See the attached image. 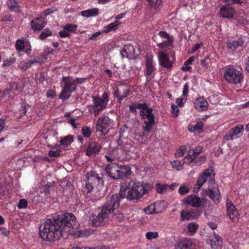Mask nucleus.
<instances>
[{"mask_svg":"<svg viewBox=\"0 0 249 249\" xmlns=\"http://www.w3.org/2000/svg\"><path fill=\"white\" fill-rule=\"evenodd\" d=\"M29 105L25 101L22 102L19 112L20 116L26 115L28 109L29 108Z\"/></svg>","mask_w":249,"mask_h":249,"instance_id":"58836bf2","label":"nucleus"},{"mask_svg":"<svg viewBox=\"0 0 249 249\" xmlns=\"http://www.w3.org/2000/svg\"><path fill=\"white\" fill-rule=\"evenodd\" d=\"M81 132L84 137L89 138L91 135V130L89 127L85 126L82 127Z\"/></svg>","mask_w":249,"mask_h":249,"instance_id":"79ce46f5","label":"nucleus"},{"mask_svg":"<svg viewBox=\"0 0 249 249\" xmlns=\"http://www.w3.org/2000/svg\"><path fill=\"white\" fill-rule=\"evenodd\" d=\"M77 29V25L72 23H67L63 27V29L67 30L69 33H75Z\"/></svg>","mask_w":249,"mask_h":249,"instance_id":"ea45409f","label":"nucleus"},{"mask_svg":"<svg viewBox=\"0 0 249 249\" xmlns=\"http://www.w3.org/2000/svg\"><path fill=\"white\" fill-rule=\"evenodd\" d=\"M227 213L230 219L235 222L238 220V212L237 211L235 206L232 202L227 199L226 201Z\"/></svg>","mask_w":249,"mask_h":249,"instance_id":"6ab92c4d","label":"nucleus"},{"mask_svg":"<svg viewBox=\"0 0 249 249\" xmlns=\"http://www.w3.org/2000/svg\"><path fill=\"white\" fill-rule=\"evenodd\" d=\"M188 229L190 232L195 233L198 228V225L194 223H190L188 225Z\"/></svg>","mask_w":249,"mask_h":249,"instance_id":"a18cd8bd","label":"nucleus"},{"mask_svg":"<svg viewBox=\"0 0 249 249\" xmlns=\"http://www.w3.org/2000/svg\"><path fill=\"white\" fill-rule=\"evenodd\" d=\"M111 209L106 207L104 204L99 208L96 213L93 214L89 218V221L94 227H98L104 225L109 218L110 215L114 213Z\"/></svg>","mask_w":249,"mask_h":249,"instance_id":"0eeeda50","label":"nucleus"},{"mask_svg":"<svg viewBox=\"0 0 249 249\" xmlns=\"http://www.w3.org/2000/svg\"><path fill=\"white\" fill-rule=\"evenodd\" d=\"M102 147V145L100 143L93 140H90L86 150V154L89 157L93 155H98Z\"/></svg>","mask_w":249,"mask_h":249,"instance_id":"f3484780","label":"nucleus"},{"mask_svg":"<svg viewBox=\"0 0 249 249\" xmlns=\"http://www.w3.org/2000/svg\"><path fill=\"white\" fill-rule=\"evenodd\" d=\"M130 94V90L128 89H124L123 90V93L121 96V97H119V100L117 101V103H119L120 104H121L122 101L128 95H129Z\"/></svg>","mask_w":249,"mask_h":249,"instance_id":"5fc2aeb1","label":"nucleus"},{"mask_svg":"<svg viewBox=\"0 0 249 249\" xmlns=\"http://www.w3.org/2000/svg\"><path fill=\"white\" fill-rule=\"evenodd\" d=\"M88 178L89 179V182H91L94 186H98L100 184L103 185L104 182L103 177L95 172L91 173L88 177Z\"/></svg>","mask_w":249,"mask_h":249,"instance_id":"bb28decb","label":"nucleus"},{"mask_svg":"<svg viewBox=\"0 0 249 249\" xmlns=\"http://www.w3.org/2000/svg\"><path fill=\"white\" fill-rule=\"evenodd\" d=\"M28 205V201L25 199H20L18 204V208L19 209H25Z\"/></svg>","mask_w":249,"mask_h":249,"instance_id":"8fccbe9b","label":"nucleus"},{"mask_svg":"<svg viewBox=\"0 0 249 249\" xmlns=\"http://www.w3.org/2000/svg\"><path fill=\"white\" fill-rule=\"evenodd\" d=\"M191 213H192V218L195 219L198 218L201 213V211L198 209H196L194 211H191Z\"/></svg>","mask_w":249,"mask_h":249,"instance_id":"0e129e2a","label":"nucleus"},{"mask_svg":"<svg viewBox=\"0 0 249 249\" xmlns=\"http://www.w3.org/2000/svg\"><path fill=\"white\" fill-rule=\"evenodd\" d=\"M235 13L236 10L233 7L225 4L220 7L218 15L220 18L231 19H234Z\"/></svg>","mask_w":249,"mask_h":249,"instance_id":"ddd939ff","label":"nucleus"},{"mask_svg":"<svg viewBox=\"0 0 249 249\" xmlns=\"http://www.w3.org/2000/svg\"><path fill=\"white\" fill-rule=\"evenodd\" d=\"M245 40L241 36L236 38L228 40L226 42L227 48L232 53H238L245 48Z\"/></svg>","mask_w":249,"mask_h":249,"instance_id":"9d476101","label":"nucleus"},{"mask_svg":"<svg viewBox=\"0 0 249 249\" xmlns=\"http://www.w3.org/2000/svg\"><path fill=\"white\" fill-rule=\"evenodd\" d=\"M206 161V158L204 156L196 157L195 160H194L193 163L196 166H199L204 163Z\"/></svg>","mask_w":249,"mask_h":249,"instance_id":"c03bdc74","label":"nucleus"},{"mask_svg":"<svg viewBox=\"0 0 249 249\" xmlns=\"http://www.w3.org/2000/svg\"><path fill=\"white\" fill-rule=\"evenodd\" d=\"M225 80L229 83L236 85L241 84L244 79L243 72L233 65L226 66L223 73Z\"/></svg>","mask_w":249,"mask_h":249,"instance_id":"6e6552de","label":"nucleus"},{"mask_svg":"<svg viewBox=\"0 0 249 249\" xmlns=\"http://www.w3.org/2000/svg\"><path fill=\"white\" fill-rule=\"evenodd\" d=\"M170 163L172 167L174 169H176L177 171H179L181 170L182 169V166L183 164H185L182 160H174L173 161H171Z\"/></svg>","mask_w":249,"mask_h":249,"instance_id":"c9c22d12","label":"nucleus"},{"mask_svg":"<svg viewBox=\"0 0 249 249\" xmlns=\"http://www.w3.org/2000/svg\"><path fill=\"white\" fill-rule=\"evenodd\" d=\"M158 58L160 65L162 67L170 69L173 67V62L170 60L168 53L160 51L158 53Z\"/></svg>","mask_w":249,"mask_h":249,"instance_id":"a211bd4d","label":"nucleus"},{"mask_svg":"<svg viewBox=\"0 0 249 249\" xmlns=\"http://www.w3.org/2000/svg\"><path fill=\"white\" fill-rule=\"evenodd\" d=\"M119 167L120 165L115 163H108L105 167V171L108 177L114 180H117L119 177Z\"/></svg>","mask_w":249,"mask_h":249,"instance_id":"dca6fc26","label":"nucleus"},{"mask_svg":"<svg viewBox=\"0 0 249 249\" xmlns=\"http://www.w3.org/2000/svg\"><path fill=\"white\" fill-rule=\"evenodd\" d=\"M151 189L149 183L142 184L136 180H126L122 183L120 192L124 198L130 201L138 200L143 195L149 194Z\"/></svg>","mask_w":249,"mask_h":249,"instance_id":"7ed1b4c3","label":"nucleus"},{"mask_svg":"<svg viewBox=\"0 0 249 249\" xmlns=\"http://www.w3.org/2000/svg\"><path fill=\"white\" fill-rule=\"evenodd\" d=\"M112 122V120L106 116L99 118L96 125L97 131H101L104 135L107 134L111 127Z\"/></svg>","mask_w":249,"mask_h":249,"instance_id":"f8f14e48","label":"nucleus"},{"mask_svg":"<svg viewBox=\"0 0 249 249\" xmlns=\"http://www.w3.org/2000/svg\"><path fill=\"white\" fill-rule=\"evenodd\" d=\"M189 86L188 83L185 84L183 86V89L182 91V96L184 97H187L188 95V91H189Z\"/></svg>","mask_w":249,"mask_h":249,"instance_id":"338daca9","label":"nucleus"},{"mask_svg":"<svg viewBox=\"0 0 249 249\" xmlns=\"http://www.w3.org/2000/svg\"><path fill=\"white\" fill-rule=\"evenodd\" d=\"M194 244L191 239L183 238L175 246V249H193Z\"/></svg>","mask_w":249,"mask_h":249,"instance_id":"5701e85b","label":"nucleus"},{"mask_svg":"<svg viewBox=\"0 0 249 249\" xmlns=\"http://www.w3.org/2000/svg\"><path fill=\"white\" fill-rule=\"evenodd\" d=\"M223 1L226 4L232 6L234 4L241 5L244 2L245 0H223Z\"/></svg>","mask_w":249,"mask_h":249,"instance_id":"37998d69","label":"nucleus"},{"mask_svg":"<svg viewBox=\"0 0 249 249\" xmlns=\"http://www.w3.org/2000/svg\"><path fill=\"white\" fill-rule=\"evenodd\" d=\"M75 223L76 217L71 213H65L56 218L47 219L39 227L40 236L45 241L57 240L63 230L73 227Z\"/></svg>","mask_w":249,"mask_h":249,"instance_id":"f257e3e1","label":"nucleus"},{"mask_svg":"<svg viewBox=\"0 0 249 249\" xmlns=\"http://www.w3.org/2000/svg\"><path fill=\"white\" fill-rule=\"evenodd\" d=\"M47 22L43 17H36L30 22L31 28L34 31H40L45 26Z\"/></svg>","mask_w":249,"mask_h":249,"instance_id":"aec40b11","label":"nucleus"},{"mask_svg":"<svg viewBox=\"0 0 249 249\" xmlns=\"http://www.w3.org/2000/svg\"><path fill=\"white\" fill-rule=\"evenodd\" d=\"M124 198L119 191L118 193H116L108 197L107 198V201L105 203L106 207L111 209L113 212L118 209L120 206L122 200Z\"/></svg>","mask_w":249,"mask_h":249,"instance_id":"9b49d317","label":"nucleus"},{"mask_svg":"<svg viewBox=\"0 0 249 249\" xmlns=\"http://www.w3.org/2000/svg\"><path fill=\"white\" fill-rule=\"evenodd\" d=\"M7 6L11 12L20 13V6L16 0H7Z\"/></svg>","mask_w":249,"mask_h":249,"instance_id":"cd10ccee","label":"nucleus"},{"mask_svg":"<svg viewBox=\"0 0 249 249\" xmlns=\"http://www.w3.org/2000/svg\"><path fill=\"white\" fill-rule=\"evenodd\" d=\"M152 8L157 9L161 4L162 0H146Z\"/></svg>","mask_w":249,"mask_h":249,"instance_id":"a19ab883","label":"nucleus"},{"mask_svg":"<svg viewBox=\"0 0 249 249\" xmlns=\"http://www.w3.org/2000/svg\"><path fill=\"white\" fill-rule=\"evenodd\" d=\"M119 179H124L129 178L131 175V168L128 165H120Z\"/></svg>","mask_w":249,"mask_h":249,"instance_id":"393cba45","label":"nucleus"},{"mask_svg":"<svg viewBox=\"0 0 249 249\" xmlns=\"http://www.w3.org/2000/svg\"><path fill=\"white\" fill-rule=\"evenodd\" d=\"M56 95V93L54 90H53L52 89H49L46 94V96L48 98H51L52 99H53L54 98V97Z\"/></svg>","mask_w":249,"mask_h":249,"instance_id":"774afa93","label":"nucleus"},{"mask_svg":"<svg viewBox=\"0 0 249 249\" xmlns=\"http://www.w3.org/2000/svg\"><path fill=\"white\" fill-rule=\"evenodd\" d=\"M203 126V123L201 121H197L196 124L194 125L196 130L199 133L202 132Z\"/></svg>","mask_w":249,"mask_h":249,"instance_id":"13d9d810","label":"nucleus"},{"mask_svg":"<svg viewBox=\"0 0 249 249\" xmlns=\"http://www.w3.org/2000/svg\"><path fill=\"white\" fill-rule=\"evenodd\" d=\"M129 109L130 112L135 115H137L138 113L137 109L140 110L139 113L141 119H147V120L144 121L145 125L142 127V129L144 131L149 133L155 124V115L153 113V108L149 107L146 103H133L132 105L129 106Z\"/></svg>","mask_w":249,"mask_h":249,"instance_id":"20e7f679","label":"nucleus"},{"mask_svg":"<svg viewBox=\"0 0 249 249\" xmlns=\"http://www.w3.org/2000/svg\"><path fill=\"white\" fill-rule=\"evenodd\" d=\"M120 24V22L118 20H115L105 26L102 31V33L107 34L110 32L116 31L118 28V26Z\"/></svg>","mask_w":249,"mask_h":249,"instance_id":"c756f323","label":"nucleus"},{"mask_svg":"<svg viewBox=\"0 0 249 249\" xmlns=\"http://www.w3.org/2000/svg\"><path fill=\"white\" fill-rule=\"evenodd\" d=\"M208 60H210V59L208 57H205L203 59L201 60L200 62V65L204 68H207L209 66V62Z\"/></svg>","mask_w":249,"mask_h":249,"instance_id":"680f3d73","label":"nucleus"},{"mask_svg":"<svg viewBox=\"0 0 249 249\" xmlns=\"http://www.w3.org/2000/svg\"><path fill=\"white\" fill-rule=\"evenodd\" d=\"M164 201H156L153 204L154 206L155 213H160L164 210V207L163 206Z\"/></svg>","mask_w":249,"mask_h":249,"instance_id":"f704fd0d","label":"nucleus"},{"mask_svg":"<svg viewBox=\"0 0 249 249\" xmlns=\"http://www.w3.org/2000/svg\"><path fill=\"white\" fill-rule=\"evenodd\" d=\"M196 157L194 155V152L191 150H189L187 155L182 160L184 163L191 164L193 163L194 160H195Z\"/></svg>","mask_w":249,"mask_h":249,"instance_id":"7c9ffc66","label":"nucleus"},{"mask_svg":"<svg viewBox=\"0 0 249 249\" xmlns=\"http://www.w3.org/2000/svg\"><path fill=\"white\" fill-rule=\"evenodd\" d=\"M94 185L91 183V182H89V179L87 178V181L85 185V192L87 193H90L93 189Z\"/></svg>","mask_w":249,"mask_h":249,"instance_id":"09e8293b","label":"nucleus"},{"mask_svg":"<svg viewBox=\"0 0 249 249\" xmlns=\"http://www.w3.org/2000/svg\"><path fill=\"white\" fill-rule=\"evenodd\" d=\"M120 53L123 58L126 57L129 59H134L136 56L134 47L130 44L125 45L123 50L121 51Z\"/></svg>","mask_w":249,"mask_h":249,"instance_id":"412c9836","label":"nucleus"},{"mask_svg":"<svg viewBox=\"0 0 249 249\" xmlns=\"http://www.w3.org/2000/svg\"><path fill=\"white\" fill-rule=\"evenodd\" d=\"M214 176L212 169H206L199 176L194 191L195 192H198L203 184L208 180V189L205 190V194L215 203H218L220 201L221 194L218 185L215 181Z\"/></svg>","mask_w":249,"mask_h":249,"instance_id":"f03ea898","label":"nucleus"},{"mask_svg":"<svg viewBox=\"0 0 249 249\" xmlns=\"http://www.w3.org/2000/svg\"><path fill=\"white\" fill-rule=\"evenodd\" d=\"M156 70L155 64L152 58L147 56L145 58V68L144 69V75L147 79L148 77L153 78L155 75Z\"/></svg>","mask_w":249,"mask_h":249,"instance_id":"2eb2a0df","label":"nucleus"},{"mask_svg":"<svg viewBox=\"0 0 249 249\" xmlns=\"http://www.w3.org/2000/svg\"><path fill=\"white\" fill-rule=\"evenodd\" d=\"M192 213L191 212H187L184 210H183L181 213V217L183 220L185 219H192Z\"/></svg>","mask_w":249,"mask_h":249,"instance_id":"de8ad7c7","label":"nucleus"},{"mask_svg":"<svg viewBox=\"0 0 249 249\" xmlns=\"http://www.w3.org/2000/svg\"><path fill=\"white\" fill-rule=\"evenodd\" d=\"M99 10L97 8L88 9L82 11L81 12V15L83 17L89 18L92 17H95L99 14Z\"/></svg>","mask_w":249,"mask_h":249,"instance_id":"c85d7f7f","label":"nucleus"},{"mask_svg":"<svg viewBox=\"0 0 249 249\" xmlns=\"http://www.w3.org/2000/svg\"><path fill=\"white\" fill-rule=\"evenodd\" d=\"M61 152V150H56L55 151L50 150L49 152L48 155L51 158L58 157L60 156Z\"/></svg>","mask_w":249,"mask_h":249,"instance_id":"6e6d98bb","label":"nucleus"},{"mask_svg":"<svg viewBox=\"0 0 249 249\" xmlns=\"http://www.w3.org/2000/svg\"><path fill=\"white\" fill-rule=\"evenodd\" d=\"M211 246L214 249H217L222 245V241L221 238L218 235L211 240Z\"/></svg>","mask_w":249,"mask_h":249,"instance_id":"2f4dec72","label":"nucleus"},{"mask_svg":"<svg viewBox=\"0 0 249 249\" xmlns=\"http://www.w3.org/2000/svg\"><path fill=\"white\" fill-rule=\"evenodd\" d=\"M37 62L38 61L36 60H29L28 62H21L19 65V68L22 71H25L30 68L32 65Z\"/></svg>","mask_w":249,"mask_h":249,"instance_id":"473e14b6","label":"nucleus"},{"mask_svg":"<svg viewBox=\"0 0 249 249\" xmlns=\"http://www.w3.org/2000/svg\"><path fill=\"white\" fill-rule=\"evenodd\" d=\"M189 190L188 187H187L186 186H185V185L181 186L178 188V192L179 194L181 196H183V195L187 194V193H189Z\"/></svg>","mask_w":249,"mask_h":249,"instance_id":"864d4df0","label":"nucleus"},{"mask_svg":"<svg viewBox=\"0 0 249 249\" xmlns=\"http://www.w3.org/2000/svg\"><path fill=\"white\" fill-rule=\"evenodd\" d=\"M87 78L77 77L74 78L71 76H63L60 82L62 88L59 98L63 101L69 99L71 93L77 90V86L86 82Z\"/></svg>","mask_w":249,"mask_h":249,"instance_id":"39448f33","label":"nucleus"},{"mask_svg":"<svg viewBox=\"0 0 249 249\" xmlns=\"http://www.w3.org/2000/svg\"><path fill=\"white\" fill-rule=\"evenodd\" d=\"M74 141V136L68 135L65 137H60L59 142L64 150L67 149L68 146L70 145Z\"/></svg>","mask_w":249,"mask_h":249,"instance_id":"a878e982","label":"nucleus"},{"mask_svg":"<svg viewBox=\"0 0 249 249\" xmlns=\"http://www.w3.org/2000/svg\"><path fill=\"white\" fill-rule=\"evenodd\" d=\"M183 202L184 203L193 206L194 207H199L201 204L200 197L195 194H192L185 197Z\"/></svg>","mask_w":249,"mask_h":249,"instance_id":"4be33fe9","label":"nucleus"},{"mask_svg":"<svg viewBox=\"0 0 249 249\" xmlns=\"http://www.w3.org/2000/svg\"><path fill=\"white\" fill-rule=\"evenodd\" d=\"M156 191L159 194H163L167 191L168 185L167 184L157 183L155 186Z\"/></svg>","mask_w":249,"mask_h":249,"instance_id":"4c0bfd02","label":"nucleus"},{"mask_svg":"<svg viewBox=\"0 0 249 249\" xmlns=\"http://www.w3.org/2000/svg\"><path fill=\"white\" fill-rule=\"evenodd\" d=\"M15 47L17 51H23L25 47L24 40L20 39L17 40L15 43Z\"/></svg>","mask_w":249,"mask_h":249,"instance_id":"e433bc0d","label":"nucleus"},{"mask_svg":"<svg viewBox=\"0 0 249 249\" xmlns=\"http://www.w3.org/2000/svg\"><path fill=\"white\" fill-rule=\"evenodd\" d=\"M186 148L184 146L180 147L178 151L175 153V158H180L182 157L186 152Z\"/></svg>","mask_w":249,"mask_h":249,"instance_id":"3c124183","label":"nucleus"},{"mask_svg":"<svg viewBox=\"0 0 249 249\" xmlns=\"http://www.w3.org/2000/svg\"><path fill=\"white\" fill-rule=\"evenodd\" d=\"M92 98L93 104L89 106L88 108L90 112L96 116L107 108L109 99V94L105 91L101 97L93 96Z\"/></svg>","mask_w":249,"mask_h":249,"instance_id":"423d86ee","label":"nucleus"},{"mask_svg":"<svg viewBox=\"0 0 249 249\" xmlns=\"http://www.w3.org/2000/svg\"><path fill=\"white\" fill-rule=\"evenodd\" d=\"M154 206L153 204H151L144 209V212L147 214H150L155 213Z\"/></svg>","mask_w":249,"mask_h":249,"instance_id":"4d7b16f0","label":"nucleus"},{"mask_svg":"<svg viewBox=\"0 0 249 249\" xmlns=\"http://www.w3.org/2000/svg\"><path fill=\"white\" fill-rule=\"evenodd\" d=\"M195 108L200 111H205L208 109L209 103L203 97L197 98L194 103Z\"/></svg>","mask_w":249,"mask_h":249,"instance_id":"b1692460","label":"nucleus"},{"mask_svg":"<svg viewBox=\"0 0 249 249\" xmlns=\"http://www.w3.org/2000/svg\"><path fill=\"white\" fill-rule=\"evenodd\" d=\"M154 41L157 43L158 47L162 50H166L173 47L174 37L166 32L161 31L154 36Z\"/></svg>","mask_w":249,"mask_h":249,"instance_id":"1a4fd4ad","label":"nucleus"},{"mask_svg":"<svg viewBox=\"0 0 249 249\" xmlns=\"http://www.w3.org/2000/svg\"><path fill=\"white\" fill-rule=\"evenodd\" d=\"M53 35L52 31L51 29L47 28L44 29L41 33L39 36V38L43 40L49 36H51Z\"/></svg>","mask_w":249,"mask_h":249,"instance_id":"72a5a7b5","label":"nucleus"},{"mask_svg":"<svg viewBox=\"0 0 249 249\" xmlns=\"http://www.w3.org/2000/svg\"><path fill=\"white\" fill-rule=\"evenodd\" d=\"M244 131V125L239 124L236 126L231 128L224 136L226 141H230L238 139L241 137Z\"/></svg>","mask_w":249,"mask_h":249,"instance_id":"4468645a","label":"nucleus"},{"mask_svg":"<svg viewBox=\"0 0 249 249\" xmlns=\"http://www.w3.org/2000/svg\"><path fill=\"white\" fill-rule=\"evenodd\" d=\"M58 34L60 37L62 38L69 37L71 36L70 33L65 29H63V30L59 32Z\"/></svg>","mask_w":249,"mask_h":249,"instance_id":"e2e57ef3","label":"nucleus"},{"mask_svg":"<svg viewBox=\"0 0 249 249\" xmlns=\"http://www.w3.org/2000/svg\"><path fill=\"white\" fill-rule=\"evenodd\" d=\"M171 107L173 116L174 117L178 116L179 112V109L178 107L174 104H171Z\"/></svg>","mask_w":249,"mask_h":249,"instance_id":"bf43d9fd","label":"nucleus"},{"mask_svg":"<svg viewBox=\"0 0 249 249\" xmlns=\"http://www.w3.org/2000/svg\"><path fill=\"white\" fill-rule=\"evenodd\" d=\"M16 62V58H12L10 59H5L3 61V63L2 64V67H9L11 66L12 64L15 63Z\"/></svg>","mask_w":249,"mask_h":249,"instance_id":"603ef678","label":"nucleus"},{"mask_svg":"<svg viewBox=\"0 0 249 249\" xmlns=\"http://www.w3.org/2000/svg\"><path fill=\"white\" fill-rule=\"evenodd\" d=\"M159 236L158 232H152V231H148L146 233L145 237L148 240H152L153 239H156Z\"/></svg>","mask_w":249,"mask_h":249,"instance_id":"49530a36","label":"nucleus"},{"mask_svg":"<svg viewBox=\"0 0 249 249\" xmlns=\"http://www.w3.org/2000/svg\"><path fill=\"white\" fill-rule=\"evenodd\" d=\"M191 151L194 152V155L195 157H197L203 150V147L202 146L198 145L196 147L193 149H191Z\"/></svg>","mask_w":249,"mask_h":249,"instance_id":"052dcab7","label":"nucleus"},{"mask_svg":"<svg viewBox=\"0 0 249 249\" xmlns=\"http://www.w3.org/2000/svg\"><path fill=\"white\" fill-rule=\"evenodd\" d=\"M25 53L28 55H30L31 53V46L29 41L25 45V47L23 51Z\"/></svg>","mask_w":249,"mask_h":249,"instance_id":"69168bd1","label":"nucleus"}]
</instances>
